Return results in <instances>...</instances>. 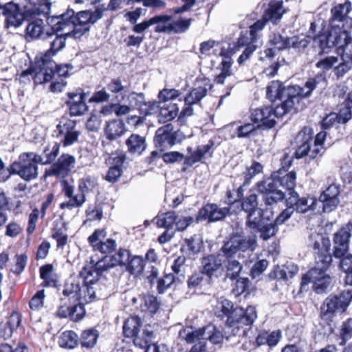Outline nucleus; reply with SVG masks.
Wrapping results in <instances>:
<instances>
[{
  "label": "nucleus",
  "mask_w": 352,
  "mask_h": 352,
  "mask_svg": "<svg viewBox=\"0 0 352 352\" xmlns=\"http://www.w3.org/2000/svg\"><path fill=\"white\" fill-rule=\"evenodd\" d=\"M104 12L103 5L97 7L94 11L84 10L76 14L73 10H68L52 19L53 30L56 32L68 30L65 34H70L76 38H80L89 31L92 24L102 18Z\"/></svg>",
  "instance_id": "obj_1"
},
{
  "label": "nucleus",
  "mask_w": 352,
  "mask_h": 352,
  "mask_svg": "<svg viewBox=\"0 0 352 352\" xmlns=\"http://www.w3.org/2000/svg\"><path fill=\"white\" fill-rule=\"evenodd\" d=\"M214 314L222 319L226 318L228 327H234L237 329L242 325H251L257 318L256 309L249 306L246 309L241 307H234L232 301L221 297L217 298L214 306Z\"/></svg>",
  "instance_id": "obj_2"
},
{
  "label": "nucleus",
  "mask_w": 352,
  "mask_h": 352,
  "mask_svg": "<svg viewBox=\"0 0 352 352\" xmlns=\"http://www.w3.org/2000/svg\"><path fill=\"white\" fill-rule=\"evenodd\" d=\"M83 283L80 285L79 300L85 302H91L96 298H101L105 296L99 289L100 283L98 282L102 273L92 265H86L83 267L80 273Z\"/></svg>",
  "instance_id": "obj_3"
},
{
  "label": "nucleus",
  "mask_w": 352,
  "mask_h": 352,
  "mask_svg": "<svg viewBox=\"0 0 352 352\" xmlns=\"http://www.w3.org/2000/svg\"><path fill=\"white\" fill-rule=\"evenodd\" d=\"M43 162V157L34 152L20 154L17 161L10 165L12 175H19L25 182H30L38 177V164Z\"/></svg>",
  "instance_id": "obj_4"
},
{
  "label": "nucleus",
  "mask_w": 352,
  "mask_h": 352,
  "mask_svg": "<svg viewBox=\"0 0 352 352\" xmlns=\"http://www.w3.org/2000/svg\"><path fill=\"white\" fill-rule=\"evenodd\" d=\"M309 244L315 251V266L310 270L327 272L332 262L329 238L314 231L309 234Z\"/></svg>",
  "instance_id": "obj_5"
},
{
  "label": "nucleus",
  "mask_w": 352,
  "mask_h": 352,
  "mask_svg": "<svg viewBox=\"0 0 352 352\" xmlns=\"http://www.w3.org/2000/svg\"><path fill=\"white\" fill-rule=\"evenodd\" d=\"M327 80L325 74L319 73L314 77L309 78L303 87L298 85L284 87L283 100H291L293 102V106L296 102H298V98L309 97L312 91L316 89H324L327 87Z\"/></svg>",
  "instance_id": "obj_6"
},
{
  "label": "nucleus",
  "mask_w": 352,
  "mask_h": 352,
  "mask_svg": "<svg viewBox=\"0 0 352 352\" xmlns=\"http://www.w3.org/2000/svg\"><path fill=\"white\" fill-rule=\"evenodd\" d=\"M314 43L318 46L322 52L327 53L333 47H337L338 52L343 47L352 41V37L346 30H342L337 27H331L327 34H320L314 38Z\"/></svg>",
  "instance_id": "obj_7"
},
{
  "label": "nucleus",
  "mask_w": 352,
  "mask_h": 352,
  "mask_svg": "<svg viewBox=\"0 0 352 352\" xmlns=\"http://www.w3.org/2000/svg\"><path fill=\"white\" fill-rule=\"evenodd\" d=\"M179 336L181 339L188 343H197L208 340L215 344L220 343L223 339L221 333L212 324H208L196 330L187 327L180 330Z\"/></svg>",
  "instance_id": "obj_8"
},
{
  "label": "nucleus",
  "mask_w": 352,
  "mask_h": 352,
  "mask_svg": "<svg viewBox=\"0 0 352 352\" xmlns=\"http://www.w3.org/2000/svg\"><path fill=\"white\" fill-rule=\"evenodd\" d=\"M142 320L137 316L129 318L124 324L123 333L126 337L133 338V343L140 348H144L152 341L153 331L147 329L140 330Z\"/></svg>",
  "instance_id": "obj_9"
},
{
  "label": "nucleus",
  "mask_w": 352,
  "mask_h": 352,
  "mask_svg": "<svg viewBox=\"0 0 352 352\" xmlns=\"http://www.w3.org/2000/svg\"><path fill=\"white\" fill-rule=\"evenodd\" d=\"M256 246L257 236L255 234L246 236L234 234L224 243L221 250L227 258H230L237 252H252Z\"/></svg>",
  "instance_id": "obj_10"
},
{
  "label": "nucleus",
  "mask_w": 352,
  "mask_h": 352,
  "mask_svg": "<svg viewBox=\"0 0 352 352\" xmlns=\"http://www.w3.org/2000/svg\"><path fill=\"white\" fill-rule=\"evenodd\" d=\"M256 188L261 195V199L266 210L272 209L274 206L285 197V193L275 186L273 179H265L258 182Z\"/></svg>",
  "instance_id": "obj_11"
},
{
  "label": "nucleus",
  "mask_w": 352,
  "mask_h": 352,
  "mask_svg": "<svg viewBox=\"0 0 352 352\" xmlns=\"http://www.w3.org/2000/svg\"><path fill=\"white\" fill-rule=\"evenodd\" d=\"M56 137L60 140V144L64 147L73 145L78 140L80 134L76 129V122L67 118H62L54 131Z\"/></svg>",
  "instance_id": "obj_12"
},
{
  "label": "nucleus",
  "mask_w": 352,
  "mask_h": 352,
  "mask_svg": "<svg viewBox=\"0 0 352 352\" xmlns=\"http://www.w3.org/2000/svg\"><path fill=\"white\" fill-rule=\"evenodd\" d=\"M352 300V289H346L338 295H330L324 301L321 307L324 314H334L344 312Z\"/></svg>",
  "instance_id": "obj_13"
},
{
  "label": "nucleus",
  "mask_w": 352,
  "mask_h": 352,
  "mask_svg": "<svg viewBox=\"0 0 352 352\" xmlns=\"http://www.w3.org/2000/svg\"><path fill=\"white\" fill-rule=\"evenodd\" d=\"M173 126L168 123L160 127L155 132L154 142L156 147L163 151L182 142L183 134L179 131H173Z\"/></svg>",
  "instance_id": "obj_14"
},
{
  "label": "nucleus",
  "mask_w": 352,
  "mask_h": 352,
  "mask_svg": "<svg viewBox=\"0 0 352 352\" xmlns=\"http://www.w3.org/2000/svg\"><path fill=\"white\" fill-rule=\"evenodd\" d=\"M201 273L210 280L221 276L224 272L223 256L209 254L201 259Z\"/></svg>",
  "instance_id": "obj_15"
},
{
  "label": "nucleus",
  "mask_w": 352,
  "mask_h": 352,
  "mask_svg": "<svg viewBox=\"0 0 352 352\" xmlns=\"http://www.w3.org/2000/svg\"><path fill=\"white\" fill-rule=\"evenodd\" d=\"M309 283H313L314 290L316 293L320 294L325 292L331 286L332 278L326 272L309 270L302 276L301 285L304 286Z\"/></svg>",
  "instance_id": "obj_16"
},
{
  "label": "nucleus",
  "mask_w": 352,
  "mask_h": 352,
  "mask_svg": "<svg viewBox=\"0 0 352 352\" xmlns=\"http://www.w3.org/2000/svg\"><path fill=\"white\" fill-rule=\"evenodd\" d=\"M129 251L126 249L120 248L114 254L104 256L93 265L96 268V270L99 271V273L102 274L116 266L124 265L129 261Z\"/></svg>",
  "instance_id": "obj_17"
},
{
  "label": "nucleus",
  "mask_w": 352,
  "mask_h": 352,
  "mask_svg": "<svg viewBox=\"0 0 352 352\" xmlns=\"http://www.w3.org/2000/svg\"><path fill=\"white\" fill-rule=\"evenodd\" d=\"M316 67L322 71L333 69L334 75L338 79L342 78L351 69L350 65L345 61L339 62L338 57L334 56L321 58L316 63Z\"/></svg>",
  "instance_id": "obj_18"
},
{
  "label": "nucleus",
  "mask_w": 352,
  "mask_h": 352,
  "mask_svg": "<svg viewBox=\"0 0 352 352\" xmlns=\"http://www.w3.org/2000/svg\"><path fill=\"white\" fill-rule=\"evenodd\" d=\"M230 211L228 207L220 208L216 204H207L199 210L196 220L198 222L207 221L208 223L221 221L230 214Z\"/></svg>",
  "instance_id": "obj_19"
},
{
  "label": "nucleus",
  "mask_w": 352,
  "mask_h": 352,
  "mask_svg": "<svg viewBox=\"0 0 352 352\" xmlns=\"http://www.w3.org/2000/svg\"><path fill=\"white\" fill-rule=\"evenodd\" d=\"M351 232L352 222L350 221L334 234L333 256L336 258H341L347 253Z\"/></svg>",
  "instance_id": "obj_20"
},
{
  "label": "nucleus",
  "mask_w": 352,
  "mask_h": 352,
  "mask_svg": "<svg viewBox=\"0 0 352 352\" xmlns=\"http://www.w3.org/2000/svg\"><path fill=\"white\" fill-rule=\"evenodd\" d=\"M52 32L51 33L46 32V38L50 39V49L46 51L43 58L42 62L45 64L50 58L56 55L58 52L62 50L65 47L66 37L71 36L70 34H65L66 31L56 32L53 30V25L52 26Z\"/></svg>",
  "instance_id": "obj_21"
},
{
  "label": "nucleus",
  "mask_w": 352,
  "mask_h": 352,
  "mask_svg": "<svg viewBox=\"0 0 352 352\" xmlns=\"http://www.w3.org/2000/svg\"><path fill=\"white\" fill-rule=\"evenodd\" d=\"M76 162V157L68 153L62 154L58 160L54 163L46 173L48 175H56L65 177L74 168Z\"/></svg>",
  "instance_id": "obj_22"
},
{
  "label": "nucleus",
  "mask_w": 352,
  "mask_h": 352,
  "mask_svg": "<svg viewBox=\"0 0 352 352\" xmlns=\"http://www.w3.org/2000/svg\"><path fill=\"white\" fill-rule=\"evenodd\" d=\"M286 204L294 207L299 213H306L309 211H314L316 208L317 199L315 197H300L296 191L288 192V196L285 199Z\"/></svg>",
  "instance_id": "obj_23"
},
{
  "label": "nucleus",
  "mask_w": 352,
  "mask_h": 352,
  "mask_svg": "<svg viewBox=\"0 0 352 352\" xmlns=\"http://www.w3.org/2000/svg\"><path fill=\"white\" fill-rule=\"evenodd\" d=\"M340 186L338 184H331L320 196L319 200L323 204V210L330 212L334 210L340 203L338 196Z\"/></svg>",
  "instance_id": "obj_24"
},
{
  "label": "nucleus",
  "mask_w": 352,
  "mask_h": 352,
  "mask_svg": "<svg viewBox=\"0 0 352 352\" xmlns=\"http://www.w3.org/2000/svg\"><path fill=\"white\" fill-rule=\"evenodd\" d=\"M251 120L258 124V127L272 128L276 123L273 108L266 106L256 109L251 114Z\"/></svg>",
  "instance_id": "obj_25"
},
{
  "label": "nucleus",
  "mask_w": 352,
  "mask_h": 352,
  "mask_svg": "<svg viewBox=\"0 0 352 352\" xmlns=\"http://www.w3.org/2000/svg\"><path fill=\"white\" fill-rule=\"evenodd\" d=\"M63 192L65 196L69 199L67 201L60 204L61 209L67 208L72 210L73 208H80L86 201L85 196L81 192L75 194V188L73 186L65 184Z\"/></svg>",
  "instance_id": "obj_26"
},
{
  "label": "nucleus",
  "mask_w": 352,
  "mask_h": 352,
  "mask_svg": "<svg viewBox=\"0 0 352 352\" xmlns=\"http://www.w3.org/2000/svg\"><path fill=\"white\" fill-rule=\"evenodd\" d=\"M69 100L67 104L69 107L70 114L72 116H79L84 114L88 109L85 103V96L80 91L68 93Z\"/></svg>",
  "instance_id": "obj_27"
},
{
  "label": "nucleus",
  "mask_w": 352,
  "mask_h": 352,
  "mask_svg": "<svg viewBox=\"0 0 352 352\" xmlns=\"http://www.w3.org/2000/svg\"><path fill=\"white\" fill-rule=\"evenodd\" d=\"M214 144L210 142L206 145L199 146L196 150L192 151L191 148H188V155L184 157V161L182 170L186 171L189 167L197 162H200L202 158L210 151Z\"/></svg>",
  "instance_id": "obj_28"
},
{
  "label": "nucleus",
  "mask_w": 352,
  "mask_h": 352,
  "mask_svg": "<svg viewBox=\"0 0 352 352\" xmlns=\"http://www.w3.org/2000/svg\"><path fill=\"white\" fill-rule=\"evenodd\" d=\"M264 26V21H257L256 23H254L250 27V30L249 32H247L245 34H243L238 38V45L248 47L250 45H256L258 46V43H261L258 40L257 32L263 30Z\"/></svg>",
  "instance_id": "obj_29"
},
{
  "label": "nucleus",
  "mask_w": 352,
  "mask_h": 352,
  "mask_svg": "<svg viewBox=\"0 0 352 352\" xmlns=\"http://www.w3.org/2000/svg\"><path fill=\"white\" fill-rule=\"evenodd\" d=\"M296 141L298 143L301 144L298 146L294 155L297 159H300L305 155H308L310 145L313 141V136L311 130L309 129H304L300 131L297 136Z\"/></svg>",
  "instance_id": "obj_30"
},
{
  "label": "nucleus",
  "mask_w": 352,
  "mask_h": 352,
  "mask_svg": "<svg viewBox=\"0 0 352 352\" xmlns=\"http://www.w3.org/2000/svg\"><path fill=\"white\" fill-rule=\"evenodd\" d=\"M109 164L111 166L109 167L105 179L111 183L116 182L118 178L122 175V165L125 160L124 155H116L109 158Z\"/></svg>",
  "instance_id": "obj_31"
},
{
  "label": "nucleus",
  "mask_w": 352,
  "mask_h": 352,
  "mask_svg": "<svg viewBox=\"0 0 352 352\" xmlns=\"http://www.w3.org/2000/svg\"><path fill=\"white\" fill-rule=\"evenodd\" d=\"M4 14L6 15V23L8 26L19 27L23 20V14L19 11L18 5L10 3L3 8Z\"/></svg>",
  "instance_id": "obj_32"
},
{
  "label": "nucleus",
  "mask_w": 352,
  "mask_h": 352,
  "mask_svg": "<svg viewBox=\"0 0 352 352\" xmlns=\"http://www.w3.org/2000/svg\"><path fill=\"white\" fill-rule=\"evenodd\" d=\"M282 338L280 330L271 332L263 331L258 333L256 338L255 342L257 346L267 345L269 348L276 346Z\"/></svg>",
  "instance_id": "obj_33"
},
{
  "label": "nucleus",
  "mask_w": 352,
  "mask_h": 352,
  "mask_svg": "<svg viewBox=\"0 0 352 352\" xmlns=\"http://www.w3.org/2000/svg\"><path fill=\"white\" fill-rule=\"evenodd\" d=\"M267 179H273L276 186H282L289 192L294 191L296 186V173L294 171H290L283 175L282 173L274 174Z\"/></svg>",
  "instance_id": "obj_34"
},
{
  "label": "nucleus",
  "mask_w": 352,
  "mask_h": 352,
  "mask_svg": "<svg viewBox=\"0 0 352 352\" xmlns=\"http://www.w3.org/2000/svg\"><path fill=\"white\" fill-rule=\"evenodd\" d=\"M285 12L282 1L276 0L272 1L269 4L268 8L264 12L263 19L259 21H264L265 24L268 21H271L275 23L281 19Z\"/></svg>",
  "instance_id": "obj_35"
},
{
  "label": "nucleus",
  "mask_w": 352,
  "mask_h": 352,
  "mask_svg": "<svg viewBox=\"0 0 352 352\" xmlns=\"http://www.w3.org/2000/svg\"><path fill=\"white\" fill-rule=\"evenodd\" d=\"M45 33V23L41 19L30 21L25 28V38L28 41L41 38Z\"/></svg>",
  "instance_id": "obj_36"
},
{
  "label": "nucleus",
  "mask_w": 352,
  "mask_h": 352,
  "mask_svg": "<svg viewBox=\"0 0 352 352\" xmlns=\"http://www.w3.org/2000/svg\"><path fill=\"white\" fill-rule=\"evenodd\" d=\"M351 10V3L348 1L344 3H340L331 9L332 17L330 21L331 27L341 28L343 25L341 23L346 17Z\"/></svg>",
  "instance_id": "obj_37"
},
{
  "label": "nucleus",
  "mask_w": 352,
  "mask_h": 352,
  "mask_svg": "<svg viewBox=\"0 0 352 352\" xmlns=\"http://www.w3.org/2000/svg\"><path fill=\"white\" fill-rule=\"evenodd\" d=\"M126 146L129 153L140 155L146 148L145 138L138 134H131L126 140Z\"/></svg>",
  "instance_id": "obj_38"
},
{
  "label": "nucleus",
  "mask_w": 352,
  "mask_h": 352,
  "mask_svg": "<svg viewBox=\"0 0 352 352\" xmlns=\"http://www.w3.org/2000/svg\"><path fill=\"white\" fill-rule=\"evenodd\" d=\"M124 132L125 126L122 120L116 119L107 122L104 134L108 140H116L122 136Z\"/></svg>",
  "instance_id": "obj_39"
},
{
  "label": "nucleus",
  "mask_w": 352,
  "mask_h": 352,
  "mask_svg": "<svg viewBox=\"0 0 352 352\" xmlns=\"http://www.w3.org/2000/svg\"><path fill=\"white\" fill-rule=\"evenodd\" d=\"M179 108L175 103L163 104L160 107V112L157 116L158 121L165 123L173 120L177 117Z\"/></svg>",
  "instance_id": "obj_40"
},
{
  "label": "nucleus",
  "mask_w": 352,
  "mask_h": 352,
  "mask_svg": "<svg viewBox=\"0 0 352 352\" xmlns=\"http://www.w3.org/2000/svg\"><path fill=\"white\" fill-rule=\"evenodd\" d=\"M177 219V216L175 211H168L159 214L155 218L157 226L166 228V230L172 229Z\"/></svg>",
  "instance_id": "obj_41"
},
{
  "label": "nucleus",
  "mask_w": 352,
  "mask_h": 352,
  "mask_svg": "<svg viewBox=\"0 0 352 352\" xmlns=\"http://www.w3.org/2000/svg\"><path fill=\"white\" fill-rule=\"evenodd\" d=\"M153 25H156V32H171V19L168 15H157L151 18Z\"/></svg>",
  "instance_id": "obj_42"
},
{
  "label": "nucleus",
  "mask_w": 352,
  "mask_h": 352,
  "mask_svg": "<svg viewBox=\"0 0 352 352\" xmlns=\"http://www.w3.org/2000/svg\"><path fill=\"white\" fill-rule=\"evenodd\" d=\"M208 90L205 87H198L192 89L185 97L186 105H192L201 100L206 95Z\"/></svg>",
  "instance_id": "obj_43"
},
{
  "label": "nucleus",
  "mask_w": 352,
  "mask_h": 352,
  "mask_svg": "<svg viewBox=\"0 0 352 352\" xmlns=\"http://www.w3.org/2000/svg\"><path fill=\"white\" fill-rule=\"evenodd\" d=\"M78 343V336L72 331H67L60 335L58 344L62 348L73 349Z\"/></svg>",
  "instance_id": "obj_44"
},
{
  "label": "nucleus",
  "mask_w": 352,
  "mask_h": 352,
  "mask_svg": "<svg viewBox=\"0 0 352 352\" xmlns=\"http://www.w3.org/2000/svg\"><path fill=\"white\" fill-rule=\"evenodd\" d=\"M264 210L259 209L258 211L250 212L246 217V226L250 229H258L263 223Z\"/></svg>",
  "instance_id": "obj_45"
},
{
  "label": "nucleus",
  "mask_w": 352,
  "mask_h": 352,
  "mask_svg": "<svg viewBox=\"0 0 352 352\" xmlns=\"http://www.w3.org/2000/svg\"><path fill=\"white\" fill-rule=\"evenodd\" d=\"M283 89L280 82L272 81L267 88V98L272 102L276 99L283 100Z\"/></svg>",
  "instance_id": "obj_46"
},
{
  "label": "nucleus",
  "mask_w": 352,
  "mask_h": 352,
  "mask_svg": "<svg viewBox=\"0 0 352 352\" xmlns=\"http://www.w3.org/2000/svg\"><path fill=\"white\" fill-rule=\"evenodd\" d=\"M145 96L143 93H137L131 91L127 96L128 104L131 109H138L141 113L144 111Z\"/></svg>",
  "instance_id": "obj_47"
},
{
  "label": "nucleus",
  "mask_w": 352,
  "mask_h": 352,
  "mask_svg": "<svg viewBox=\"0 0 352 352\" xmlns=\"http://www.w3.org/2000/svg\"><path fill=\"white\" fill-rule=\"evenodd\" d=\"M144 269V261L142 256H134L128 261L127 271L132 275H140Z\"/></svg>",
  "instance_id": "obj_48"
},
{
  "label": "nucleus",
  "mask_w": 352,
  "mask_h": 352,
  "mask_svg": "<svg viewBox=\"0 0 352 352\" xmlns=\"http://www.w3.org/2000/svg\"><path fill=\"white\" fill-rule=\"evenodd\" d=\"M99 334L98 331L90 329L84 331L81 334L80 342L83 347L92 348L96 344Z\"/></svg>",
  "instance_id": "obj_49"
},
{
  "label": "nucleus",
  "mask_w": 352,
  "mask_h": 352,
  "mask_svg": "<svg viewBox=\"0 0 352 352\" xmlns=\"http://www.w3.org/2000/svg\"><path fill=\"white\" fill-rule=\"evenodd\" d=\"M221 73L217 75L214 79L218 84H223L225 79L232 75V60L230 57L226 56L221 63Z\"/></svg>",
  "instance_id": "obj_50"
},
{
  "label": "nucleus",
  "mask_w": 352,
  "mask_h": 352,
  "mask_svg": "<svg viewBox=\"0 0 352 352\" xmlns=\"http://www.w3.org/2000/svg\"><path fill=\"white\" fill-rule=\"evenodd\" d=\"M141 299L140 309L142 311H148L151 314H155L159 308V303L156 297L146 295Z\"/></svg>",
  "instance_id": "obj_51"
},
{
  "label": "nucleus",
  "mask_w": 352,
  "mask_h": 352,
  "mask_svg": "<svg viewBox=\"0 0 352 352\" xmlns=\"http://www.w3.org/2000/svg\"><path fill=\"white\" fill-rule=\"evenodd\" d=\"M53 270L54 267L51 264L45 265L40 267V276L43 280V286L51 287L55 285L56 280L52 276Z\"/></svg>",
  "instance_id": "obj_52"
},
{
  "label": "nucleus",
  "mask_w": 352,
  "mask_h": 352,
  "mask_svg": "<svg viewBox=\"0 0 352 352\" xmlns=\"http://www.w3.org/2000/svg\"><path fill=\"white\" fill-rule=\"evenodd\" d=\"M97 186V180L94 177L87 176L78 181V188L85 196L94 190Z\"/></svg>",
  "instance_id": "obj_53"
},
{
  "label": "nucleus",
  "mask_w": 352,
  "mask_h": 352,
  "mask_svg": "<svg viewBox=\"0 0 352 352\" xmlns=\"http://www.w3.org/2000/svg\"><path fill=\"white\" fill-rule=\"evenodd\" d=\"M298 271L296 265L292 263H287L283 267L275 272L276 276L278 278L287 280L292 278Z\"/></svg>",
  "instance_id": "obj_54"
},
{
  "label": "nucleus",
  "mask_w": 352,
  "mask_h": 352,
  "mask_svg": "<svg viewBox=\"0 0 352 352\" xmlns=\"http://www.w3.org/2000/svg\"><path fill=\"white\" fill-rule=\"evenodd\" d=\"M258 205L257 195L256 194H251L243 198L241 201V209L247 214L250 212L258 211V210L260 209L258 207Z\"/></svg>",
  "instance_id": "obj_55"
},
{
  "label": "nucleus",
  "mask_w": 352,
  "mask_h": 352,
  "mask_svg": "<svg viewBox=\"0 0 352 352\" xmlns=\"http://www.w3.org/2000/svg\"><path fill=\"white\" fill-rule=\"evenodd\" d=\"M260 239L263 241H267L274 236L278 232V226L274 222L264 224L263 223L258 229Z\"/></svg>",
  "instance_id": "obj_56"
},
{
  "label": "nucleus",
  "mask_w": 352,
  "mask_h": 352,
  "mask_svg": "<svg viewBox=\"0 0 352 352\" xmlns=\"http://www.w3.org/2000/svg\"><path fill=\"white\" fill-rule=\"evenodd\" d=\"M226 276L231 280L236 279L242 270V265L236 260L228 259L226 265Z\"/></svg>",
  "instance_id": "obj_57"
},
{
  "label": "nucleus",
  "mask_w": 352,
  "mask_h": 352,
  "mask_svg": "<svg viewBox=\"0 0 352 352\" xmlns=\"http://www.w3.org/2000/svg\"><path fill=\"white\" fill-rule=\"evenodd\" d=\"M338 338L341 340L340 345H344L352 338V318L348 319L341 325L339 331Z\"/></svg>",
  "instance_id": "obj_58"
},
{
  "label": "nucleus",
  "mask_w": 352,
  "mask_h": 352,
  "mask_svg": "<svg viewBox=\"0 0 352 352\" xmlns=\"http://www.w3.org/2000/svg\"><path fill=\"white\" fill-rule=\"evenodd\" d=\"M262 170L263 166L257 162H254L250 166L246 167L245 171L243 173L244 178L243 185L248 184L255 175L262 172Z\"/></svg>",
  "instance_id": "obj_59"
},
{
  "label": "nucleus",
  "mask_w": 352,
  "mask_h": 352,
  "mask_svg": "<svg viewBox=\"0 0 352 352\" xmlns=\"http://www.w3.org/2000/svg\"><path fill=\"white\" fill-rule=\"evenodd\" d=\"M131 107L128 104H112L109 106H106L102 109V113H107L110 111L115 113L117 116H122L127 115L131 112Z\"/></svg>",
  "instance_id": "obj_60"
},
{
  "label": "nucleus",
  "mask_w": 352,
  "mask_h": 352,
  "mask_svg": "<svg viewBox=\"0 0 352 352\" xmlns=\"http://www.w3.org/2000/svg\"><path fill=\"white\" fill-rule=\"evenodd\" d=\"M290 38H285L278 33H274L270 36V43L274 49L283 50L289 47Z\"/></svg>",
  "instance_id": "obj_61"
},
{
  "label": "nucleus",
  "mask_w": 352,
  "mask_h": 352,
  "mask_svg": "<svg viewBox=\"0 0 352 352\" xmlns=\"http://www.w3.org/2000/svg\"><path fill=\"white\" fill-rule=\"evenodd\" d=\"M107 89L116 95V98H118V94L122 96V98H124V94L126 93V87L124 86L122 83V81L120 78H113L107 84Z\"/></svg>",
  "instance_id": "obj_62"
},
{
  "label": "nucleus",
  "mask_w": 352,
  "mask_h": 352,
  "mask_svg": "<svg viewBox=\"0 0 352 352\" xmlns=\"http://www.w3.org/2000/svg\"><path fill=\"white\" fill-rule=\"evenodd\" d=\"M60 146V143L56 142L52 147L47 146L45 148L43 153L46 160H44V158L43 157V162H41V164L45 165L51 164L54 162L59 153Z\"/></svg>",
  "instance_id": "obj_63"
},
{
  "label": "nucleus",
  "mask_w": 352,
  "mask_h": 352,
  "mask_svg": "<svg viewBox=\"0 0 352 352\" xmlns=\"http://www.w3.org/2000/svg\"><path fill=\"white\" fill-rule=\"evenodd\" d=\"M185 244L189 251V254L192 255L198 253L202 245L201 239L196 235L190 239H185Z\"/></svg>",
  "instance_id": "obj_64"
}]
</instances>
